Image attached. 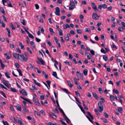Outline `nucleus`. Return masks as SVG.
Listing matches in <instances>:
<instances>
[{
	"instance_id": "nucleus-14",
	"label": "nucleus",
	"mask_w": 125,
	"mask_h": 125,
	"mask_svg": "<svg viewBox=\"0 0 125 125\" xmlns=\"http://www.w3.org/2000/svg\"><path fill=\"white\" fill-rule=\"evenodd\" d=\"M32 87L31 88V90L33 92H34L37 89L35 85H32Z\"/></svg>"
},
{
	"instance_id": "nucleus-63",
	"label": "nucleus",
	"mask_w": 125,
	"mask_h": 125,
	"mask_svg": "<svg viewBox=\"0 0 125 125\" xmlns=\"http://www.w3.org/2000/svg\"><path fill=\"white\" fill-rule=\"evenodd\" d=\"M54 39L56 43H58V40L57 39V38L56 37H54Z\"/></svg>"
},
{
	"instance_id": "nucleus-43",
	"label": "nucleus",
	"mask_w": 125,
	"mask_h": 125,
	"mask_svg": "<svg viewBox=\"0 0 125 125\" xmlns=\"http://www.w3.org/2000/svg\"><path fill=\"white\" fill-rule=\"evenodd\" d=\"M93 96L95 97L96 99H97L98 98V97L97 95V94H96L94 92L93 93Z\"/></svg>"
},
{
	"instance_id": "nucleus-49",
	"label": "nucleus",
	"mask_w": 125,
	"mask_h": 125,
	"mask_svg": "<svg viewBox=\"0 0 125 125\" xmlns=\"http://www.w3.org/2000/svg\"><path fill=\"white\" fill-rule=\"evenodd\" d=\"M34 114L37 115L39 116H40L41 115L38 112L36 111H34Z\"/></svg>"
},
{
	"instance_id": "nucleus-9",
	"label": "nucleus",
	"mask_w": 125,
	"mask_h": 125,
	"mask_svg": "<svg viewBox=\"0 0 125 125\" xmlns=\"http://www.w3.org/2000/svg\"><path fill=\"white\" fill-rule=\"evenodd\" d=\"M91 5L92 8L95 11H97V7L95 4V3H91Z\"/></svg>"
},
{
	"instance_id": "nucleus-38",
	"label": "nucleus",
	"mask_w": 125,
	"mask_h": 125,
	"mask_svg": "<svg viewBox=\"0 0 125 125\" xmlns=\"http://www.w3.org/2000/svg\"><path fill=\"white\" fill-rule=\"evenodd\" d=\"M103 59L106 62L107 60V56L105 55H104L103 56Z\"/></svg>"
},
{
	"instance_id": "nucleus-17",
	"label": "nucleus",
	"mask_w": 125,
	"mask_h": 125,
	"mask_svg": "<svg viewBox=\"0 0 125 125\" xmlns=\"http://www.w3.org/2000/svg\"><path fill=\"white\" fill-rule=\"evenodd\" d=\"M19 46H20L21 48L23 50L24 49V45H23L22 43L21 42H19Z\"/></svg>"
},
{
	"instance_id": "nucleus-2",
	"label": "nucleus",
	"mask_w": 125,
	"mask_h": 125,
	"mask_svg": "<svg viewBox=\"0 0 125 125\" xmlns=\"http://www.w3.org/2000/svg\"><path fill=\"white\" fill-rule=\"evenodd\" d=\"M98 110L101 113L104 110V107L102 103L101 102H99L98 104Z\"/></svg>"
},
{
	"instance_id": "nucleus-34",
	"label": "nucleus",
	"mask_w": 125,
	"mask_h": 125,
	"mask_svg": "<svg viewBox=\"0 0 125 125\" xmlns=\"http://www.w3.org/2000/svg\"><path fill=\"white\" fill-rule=\"evenodd\" d=\"M0 10L3 14H5V11L3 7H0Z\"/></svg>"
},
{
	"instance_id": "nucleus-31",
	"label": "nucleus",
	"mask_w": 125,
	"mask_h": 125,
	"mask_svg": "<svg viewBox=\"0 0 125 125\" xmlns=\"http://www.w3.org/2000/svg\"><path fill=\"white\" fill-rule=\"evenodd\" d=\"M17 70L19 72V74L21 76H22V73H21V70L20 69H19L18 68L17 69Z\"/></svg>"
},
{
	"instance_id": "nucleus-58",
	"label": "nucleus",
	"mask_w": 125,
	"mask_h": 125,
	"mask_svg": "<svg viewBox=\"0 0 125 125\" xmlns=\"http://www.w3.org/2000/svg\"><path fill=\"white\" fill-rule=\"evenodd\" d=\"M75 93L76 94V95H77V96H80V94L77 91H75Z\"/></svg>"
},
{
	"instance_id": "nucleus-39",
	"label": "nucleus",
	"mask_w": 125,
	"mask_h": 125,
	"mask_svg": "<svg viewBox=\"0 0 125 125\" xmlns=\"http://www.w3.org/2000/svg\"><path fill=\"white\" fill-rule=\"evenodd\" d=\"M83 73L85 75H87V74L88 71H87V69H85L83 71Z\"/></svg>"
},
{
	"instance_id": "nucleus-59",
	"label": "nucleus",
	"mask_w": 125,
	"mask_h": 125,
	"mask_svg": "<svg viewBox=\"0 0 125 125\" xmlns=\"http://www.w3.org/2000/svg\"><path fill=\"white\" fill-rule=\"evenodd\" d=\"M98 91L100 93L102 94L103 93V91L102 90V88H99Z\"/></svg>"
},
{
	"instance_id": "nucleus-13",
	"label": "nucleus",
	"mask_w": 125,
	"mask_h": 125,
	"mask_svg": "<svg viewBox=\"0 0 125 125\" xmlns=\"http://www.w3.org/2000/svg\"><path fill=\"white\" fill-rule=\"evenodd\" d=\"M31 46L32 49H36V45L34 42L33 41H31Z\"/></svg>"
},
{
	"instance_id": "nucleus-23",
	"label": "nucleus",
	"mask_w": 125,
	"mask_h": 125,
	"mask_svg": "<svg viewBox=\"0 0 125 125\" xmlns=\"http://www.w3.org/2000/svg\"><path fill=\"white\" fill-rule=\"evenodd\" d=\"M70 5H73L75 6V3H74V1L73 0H71L70 1Z\"/></svg>"
},
{
	"instance_id": "nucleus-26",
	"label": "nucleus",
	"mask_w": 125,
	"mask_h": 125,
	"mask_svg": "<svg viewBox=\"0 0 125 125\" xmlns=\"http://www.w3.org/2000/svg\"><path fill=\"white\" fill-rule=\"evenodd\" d=\"M63 27L64 29H66L68 28H69L70 26L68 24H67L66 25H63Z\"/></svg>"
},
{
	"instance_id": "nucleus-1",
	"label": "nucleus",
	"mask_w": 125,
	"mask_h": 125,
	"mask_svg": "<svg viewBox=\"0 0 125 125\" xmlns=\"http://www.w3.org/2000/svg\"><path fill=\"white\" fill-rule=\"evenodd\" d=\"M18 59L21 61L23 62L24 61H27L28 60V59L25 57L24 55H20L18 54Z\"/></svg>"
},
{
	"instance_id": "nucleus-29",
	"label": "nucleus",
	"mask_w": 125,
	"mask_h": 125,
	"mask_svg": "<svg viewBox=\"0 0 125 125\" xmlns=\"http://www.w3.org/2000/svg\"><path fill=\"white\" fill-rule=\"evenodd\" d=\"M18 123L20 124L21 125H22V122L21 121V119L19 118L18 119Z\"/></svg>"
},
{
	"instance_id": "nucleus-24",
	"label": "nucleus",
	"mask_w": 125,
	"mask_h": 125,
	"mask_svg": "<svg viewBox=\"0 0 125 125\" xmlns=\"http://www.w3.org/2000/svg\"><path fill=\"white\" fill-rule=\"evenodd\" d=\"M67 83L68 85L70 87H72L73 86V85L71 83L70 81V80H68L67 81Z\"/></svg>"
},
{
	"instance_id": "nucleus-51",
	"label": "nucleus",
	"mask_w": 125,
	"mask_h": 125,
	"mask_svg": "<svg viewBox=\"0 0 125 125\" xmlns=\"http://www.w3.org/2000/svg\"><path fill=\"white\" fill-rule=\"evenodd\" d=\"M26 49L27 50L30 52V53L31 54H32V53L31 51V50L30 49V48L29 47H27V48Z\"/></svg>"
},
{
	"instance_id": "nucleus-35",
	"label": "nucleus",
	"mask_w": 125,
	"mask_h": 125,
	"mask_svg": "<svg viewBox=\"0 0 125 125\" xmlns=\"http://www.w3.org/2000/svg\"><path fill=\"white\" fill-rule=\"evenodd\" d=\"M18 54H17L16 53H15L13 54L14 57L16 59H18Z\"/></svg>"
},
{
	"instance_id": "nucleus-52",
	"label": "nucleus",
	"mask_w": 125,
	"mask_h": 125,
	"mask_svg": "<svg viewBox=\"0 0 125 125\" xmlns=\"http://www.w3.org/2000/svg\"><path fill=\"white\" fill-rule=\"evenodd\" d=\"M102 6V7L104 9H105L107 7V6L105 4H103Z\"/></svg>"
},
{
	"instance_id": "nucleus-62",
	"label": "nucleus",
	"mask_w": 125,
	"mask_h": 125,
	"mask_svg": "<svg viewBox=\"0 0 125 125\" xmlns=\"http://www.w3.org/2000/svg\"><path fill=\"white\" fill-rule=\"evenodd\" d=\"M85 31L86 32H89L90 31V29H88V28H86L85 29Z\"/></svg>"
},
{
	"instance_id": "nucleus-21",
	"label": "nucleus",
	"mask_w": 125,
	"mask_h": 125,
	"mask_svg": "<svg viewBox=\"0 0 125 125\" xmlns=\"http://www.w3.org/2000/svg\"><path fill=\"white\" fill-rule=\"evenodd\" d=\"M87 114L91 117L92 119H94V118L93 115H92L89 112L87 111L86 112Z\"/></svg>"
},
{
	"instance_id": "nucleus-48",
	"label": "nucleus",
	"mask_w": 125,
	"mask_h": 125,
	"mask_svg": "<svg viewBox=\"0 0 125 125\" xmlns=\"http://www.w3.org/2000/svg\"><path fill=\"white\" fill-rule=\"evenodd\" d=\"M117 110L119 111L120 113H121L123 109L122 107H118Z\"/></svg>"
},
{
	"instance_id": "nucleus-6",
	"label": "nucleus",
	"mask_w": 125,
	"mask_h": 125,
	"mask_svg": "<svg viewBox=\"0 0 125 125\" xmlns=\"http://www.w3.org/2000/svg\"><path fill=\"white\" fill-rule=\"evenodd\" d=\"M33 100L35 104L37 106H39L40 103L38 101V100L36 98L33 97Z\"/></svg>"
},
{
	"instance_id": "nucleus-40",
	"label": "nucleus",
	"mask_w": 125,
	"mask_h": 125,
	"mask_svg": "<svg viewBox=\"0 0 125 125\" xmlns=\"http://www.w3.org/2000/svg\"><path fill=\"white\" fill-rule=\"evenodd\" d=\"M10 26L12 28V29L13 30L15 29V28L14 27V26L12 23H11L10 24Z\"/></svg>"
},
{
	"instance_id": "nucleus-5",
	"label": "nucleus",
	"mask_w": 125,
	"mask_h": 125,
	"mask_svg": "<svg viewBox=\"0 0 125 125\" xmlns=\"http://www.w3.org/2000/svg\"><path fill=\"white\" fill-rule=\"evenodd\" d=\"M60 9L58 7H57L55 8V14L59 16L60 14Z\"/></svg>"
},
{
	"instance_id": "nucleus-56",
	"label": "nucleus",
	"mask_w": 125,
	"mask_h": 125,
	"mask_svg": "<svg viewBox=\"0 0 125 125\" xmlns=\"http://www.w3.org/2000/svg\"><path fill=\"white\" fill-rule=\"evenodd\" d=\"M59 109L60 111V112L63 115H65V114L62 109L60 107L59 108Z\"/></svg>"
},
{
	"instance_id": "nucleus-7",
	"label": "nucleus",
	"mask_w": 125,
	"mask_h": 125,
	"mask_svg": "<svg viewBox=\"0 0 125 125\" xmlns=\"http://www.w3.org/2000/svg\"><path fill=\"white\" fill-rule=\"evenodd\" d=\"M76 73L77 74V76L78 77L80 76L81 78V79L82 80H83V74L82 73H80L78 71H77L76 72Z\"/></svg>"
},
{
	"instance_id": "nucleus-57",
	"label": "nucleus",
	"mask_w": 125,
	"mask_h": 125,
	"mask_svg": "<svg viewBox=\"0 0 125 125\" xmlns=\"http://www.w3.org/2000/svg\"><path fill=\"white\" fill-rule=\"evenodd\" d=\"M40 113L44 115H45V111L43 110H42L40 111Z\"/></svg>"
},
{
	"instance_id": "nucleus-37",
	"label": "nucleus",
	"mask_w": 125,
	"mask_h": 125,
	"mask_svg": "<svg viewBox=\"0 0 125 125\" xmlns=\"http://www.w3.org/2000/svg\"><path fill=\"white\" fill-rule=\"evenodd\" d=\"M43 74L44 75L45 78L46 79H47L48 77V75L46 74V73L44 71L42 72Z\"/></svg>"
},
{
	"instance_id": "nucleus-4",
	"label": "nucleus",
	"mask_w": 125,
	"mask_h": 125,
	"mask_svg": "<svg viewBox=\"0 0 125 125\" xmlns=\"http://www.w3.org/2000/svg\"><path fill=\"white\" fill-rule=\"evenodd\" d=\"M2 82L8 88H10L9 86V83L8 81H6L4 79H2Z\"/></svg>"
},
{
	"instance_id": "nucleus-54",
	"label": "nucleus",
	"mask_w": 125,
	"mask_h": 125,
	"mask_svg": "<svg viewBox=\"0 0 125 125\" xmlns=\"http://www.w3.org/2000/svg\"><path fill=\"white\" fill-rule=\"evenodd\" d=\"M90 52L91 54L93 55H94L95 54L94 51L92 50H91L90 51Z\"/></svg>"
},
{
	"instance_id": "nucleus-11",
	"label": "nucleus",
	"mask_w": 125,
	"mask_h": 125,
	"mask_svg": "<svg viewBox=\"0 0 125 125\" xmlns=\"http://www.w3.org/2000/svg\"><path fill=\"white\" fill-rule=\"evenodd\" d=\"M10 119L13 123H16L17 122V121L15 118L12 116H10Z\"/></svg>"
},
{
	"instance_id": "nucleus-25",
	"label": "nucleus",
	"mask_w": 125,
	"mask_h": 125,
	"mask_svg": "<svg viewBox=\"0 0 125 125\" xmlns=\"http://www.w3.org/2000/svg\"><path fill=\"white\" fill-rule=\"evenodd\" d=\"M20 21L21 23L24 25H25L26 24L25 21L24 20L22 19H20Z\"/></svg>"
},
{
	"instance_id": "nucleus-8",
	"label": "nucleus",
	"mask_w": 125,
	"mask_h": 125,
	"mask_svg": "<svg viewBox=\"0 0 125 125\" xmlns=\"http://www.w3.org/2000/svg\"><path fill=\"white\" fill-rule=\"evenodd\" d=\"M85 55L87 56V59H91L92 57V56L89 53L85 52Z\"/></svg>"
},
{
	"instance_id": "nucleus-60",
	"label": "nucleus",
	"mask_w": 125,
	"mask_h": 125,
	"mask_svg": "<svg viewBox=\"0 0 125 125\" xmlns=\"http://www.w3.org/2000/svg\"><path fill=\"white\" fill-rule=\"evenodd\" d=\"M25 101H26V102H28L30 104H32L31 102L30 101V100L29 99L26 98L25 100Z\"/></svg>"
},
{
	"instance_id": "nucleus-53",
	"label": "nucleus",
	"mask_w": 125,
	"mask_h": 125,
	"mask_svg": "<svg viewBox=\"0 0 125 125\" xmlns=\"http://www.w3.org/2000/svg\"><path fill=\"white\" fill-rule=\"evenodd\" d=\"M2 122L3 123L4 125H9V124L7 121H5L4 122V121H2Z\"/></svg>"
},
{
	"instance_id": "nucleus-44",
	"label": "nucleus",
	"mask_w": 125,
	"mask_h": 125,
	"mask_svg": "<svg viewBox=\"0 0 125 125\" xmlns=\"http://www.w3.org/2000/svg\"><path fill=\"white\" fill-rule=\"evenodd\" d=\"M10 108L11 110L12 111H14V107L11 104H10Z\"/></svg>"
},
{
	"instance_id": "nucleus-15",
	"label": "nucleus",
	"mask_w": 125,
	"mask_h": 125,
	"mask_svg": "<svg viewBox=\"0 0 125 125\" xmlns=\"http://www.w3.org/2000/svg\"><path fill=\"white\" fill-rule=\"evenodd\" d=\"M59 34L60 36H62L63 35V31L61 29H58Z\"/></svg>"
},
{
	"instance_id": "nucleus-32",
	"label": "nucleus",
	"mask_w": 125,
	"mask_h": 125,
	"mask_svg": "<svg viewBox=\"0 0 125 125\" xmlns=\"http://www.w3.org/2000/svg\"><path fill=\"white\" fill-rule=\"evenodd\" d=\"M11 91L13 92H17V91L16 90L15 88H13L11 87L10 88Z\"/></svg>"
},
{
	"instance_id": "nucleus-50",
	"label": "nucleus",
	"mask_w": 125,
	"mask_h": 125,
	"mask_svg": "<svg viewBox=\"0 0 125 125\" xmlns=\"http://www.w3.org/2000/svg\"><path fill=\"white\" fill-rule=\"evenodd\" d=\"M45 43H42L41 46V47H43L44 48L46 49V47H45Z\"/></svg>"
},
{
	"instance_id": "nucleus-61",
	"label": "nucleus",
	"mask_w": 125,
	"mask_h": 125,
	"mask_svg": "<svg viewBox=\"0 0 125 125\" xmlns=\"http://www.w3.org/2000/svg\"><path fill=\"white\" fill-rule=\"evenodd\" d=\"M39 30L41 31L42 32H43L44 31L43 29L41 27H39Z\"/></svg>"
},
{
	"instance_id": "nucleus-64",
	"label": "nucleus",
	"mask_w": 125,
	"mask_h": 125,
	"mask_svg": "<svg viewBox=\"0 0 125 125\" xmlns=\"http://www.w3.org/2000/svg\"><path fill=\"white\" fill-rule=\"evenodd\" d=\"M15 65L17 68H19L20 67L19 64L17 63H15Z\"/></svg>"
},
{
	"instance_id": "nucleus-20",
	"label": "nucleus",
	"mask_w": 125,
	"mask_h": 125,
	"mask_svg": "<svg viewBox=\"0 0 125 125\" xmlns=\"http://www.w3.org/2000/svg\"><path fill=\"white\" fill-rule=\"evenodd\" d=\"M52 75L53 76L56 78L57 79H59V78L57 76V74L55 72H53L52 73Z\"/></svg>"
},
{
	"instance_id": "nucleus-46",
	"label": "nucleus",
	"mask_w": 125,
	"mask_h": 125,
	"mask_svg": "<svg viewBox=\"0 0 125 125\" xmlns=\"http://www.w3.org/2000/svg\"><path fill=\"white\" fill-rule=\"evenodd\" d=\"M54 62H55V63L54 64V66L57 69H58V67L56 66V65L58 64V63L55 60H54Z\"/></svg>"
},
{
	"instance_id": "nucleus-10",
	"label": "nucleus",
	"mask_w": 125,
	"mask_h": 125,
	"mask_svg": "<svg viewBox=\"0 0 125 125\" xmlns=\"http://www.w3.org/2000/svg\"><path fill=\"white\" fill-rule=\"evenodd\" d=\"M20 92L25 95H27V93L23 89H22L21 91H20Z\"/></svg>"
},
{
	"instance_id": "nucleus-36",
	"label": "nucleus",
	"mask_w": 125,
	"mask_h": 125,
	"mask_svg": "<svg viewBox=\"0 0 125 125\" xmlns=\"http://www.w3.org/2000/svg\"><path fill=\"white\" fill-rule=\"evenodd\" d=\"M74 7H75V6L70 5V6L69 8V10H72Z\"/></svg>"
},
{
	"instance_id": "nucleus-3",
	"label": "nucleus",
	"mask_w": 125,
	"mask_h": 125,
	"mask_svg": "<svg viewBox=\"0 0 125 125\" xmlns=\"http://www.w3.org/2000/svg\"><path fill=\"white\" fill-rule=\"evenodd\" d=\"M99 17L100 16L98 15L97 13H93L92 18L93 19L97 20L99 18Z\"/></svg>"
},
{
	"instance_id": "nucleus-12",
	"label": "nucleus",
	"mask_w": 125,
	"mask_h": 125,
	"mask_svg": "<svg viewBox=\"0 0 125 125\" xmlns=\"http://www.w3.org/2000/svg\"><path fill=\"white\" fill-rule=\"evenodd\" d=\"M38 60L40 62L41 64L44 65L45 64V63L42 58H38Z\"/></svg>"
},
{
	"instance_id": "nucleus-42",
	"label": "nucleus",
	"mask_w": 125,
	"mask_h": 125,
	"mask_svg": "<svg viewBox=\"0 0 125 125\" xmlns=\"http://www.w3.org/2000/svg\"><path fill=\"white\" fill-rule=\"evenodd\" d=\"M0 62L1 63V66L2 68L3 69L5 67V65L1 61V59L0 60Z\"/></svg>"
},
{
	"instance_id": "nucleus-45",
	"label": "nucleus",
	"mask_w": 125,
	"mask_h": 125,
	"mask_svg": "<svg viewBox=\"0 0 125 125\" xmlns=\"http://www.w3.org/2000/svg\"><path fill=\"white\" fill-rule=\"evenodd\" d=\"M77 32L79 34H81L82 33V31L80 29H77L76 30Z\"/></svg>"
},
{
	"instance_id": "nucleus-27",
	"label": "nucleus",
	"mask_w": 125,
	"mask_h": 125,
	"mask_svg": "<svg viewBox=\"0 0 125 125\" xmlns=\"http://www.w3.org/2000/svg\"><path fill=\"white\" fill-rule=\"evenodd\" d=\"M33 80L34 81V83L37 85H38L39 86H40V84L38 82H37V81L34 79H33Z\"/></svg>"
},
{
	"instance_id": "nucleus-16",
	"label": "nucleus",
	"mask_w": 125,
	"mask_h": 125,
	"mask_svg": "<svg viewBox=\"0 0 125 125\" xmlns=\"http://www.w3.org/2000/svg\"><path fill=\"white\" fill-rule=\"evenodd\" d=\"M16 107L18 110L20 111H21V108L20 105L18 104L16 105Z\"/></svg>"
},
{
	"instance_id": "nucleus-22",
	"label": "nucleus",
	"mask_w": 125,
	"mask_h": 125,
	"mask_svg": "<svg viewBox=\"0 0 125 125\" xmlns=\"http://www.w3.org/2000/svg\"><path fill=\"white\" fill-rule=\"evenodd\" d=\"M110 98L111 101H114L115 100V97L113 95H110Z\"/></svg>"
},
{
	"instance_id": "nucleus-28",
	"label": "nucleus",
	"mask_w": 125,
	"mask_h": 125,
	"mask_svg": "<svg viewBox=\"0 0 125 125\" xmlns=\"http://www.w3.org/2000/svg\"><path fill=\"white\" fill-rule=\"evenodd\" d=\"M49 116H51L54 119H55L56 118V116L55 115H51L49 114Z\"/></svg>"
},
{
	"instance_id": "nucleus-55",
	"label": "nucleus",
	"mask_w": 125,
	"mask_h": 125,
	"mask_svg": "<svg viewBox=\"0 0 125 125\" xmlns=\"http://www.w3.org/2000/svg\"><path fill=\"white\" fill-rule=\"evenodd\" d=\"M121 23L122 26L123 28L125 30V23L124 22H122Z\"/></svg>"
},
{
	"instance_id": "nucleus-47",
	"label": "nucleus",
	"mask_w": 125,
	"mask_h": 125,
	"mask_svg": "<svg viewBox=\"0 0 125 125\" xmlns=\"http://www.w3.org/2000/svg\"><path fill=\"white\" fill-rule=\"evenodd\" d=\"M101 119L105 123H107V120L105 119L104 118H101Z\"/></svg>"
},
{
	"instance_id": "nucleus-18",
	"label": "nucleus",
	"mask_w": 125,
	"mask_h": 125,
	"mask_svg": "<svg viewBox=\"0 0 125 125\" xmlns=\"http://www.w3.org/2000/svg\"><path fill=\"white\" fill-rule=\"evenodd\" d=\"M49 30L50 32L51 33V34L53 35H55V33L53 31V29L52 28H50L49 29Z\"/></svg>"
},
{
	"instance_id": "nucleus-19",
	"label": "nucleus",
	"mask_w": 125,
	"mask_h": 125,
	"mask_svg": "<svg viewBox=\"0 0 125 125\" xmlns=\"http://www.w3.org/2000/svg\"><path fill=\"white\" fill-rule=\"evenodd\" d=\"M5 74L6 77L8 78H10V77L9 76L10 73L8 72H6L5 73Z\"/></svg>"
},
{
	"instance_id": "nucleus-33",
	"label": "nucleus",
	"mask_w": 125,
	"mask_h": 125,
	"mask_svg": "<svg viewBox=\"0 0 125 125\" xmlns=\"http://www.w3.org/2000/svg\"><path fill=\"white\" fill-rule=\"evenodd\" d=\"M61 89L64 92L67 94L69 93V92L68 91V90L65 88H62Z\"/></svg>"
},
{
	"instance_id": "nucleus-41",
	"label": "nucleus",
	"mask_w": 125,
	"mask_h": 125,
	"mask_svg": "<svg viewBox=\"0 0 125 125\" xmlns=\"http://www.w3.org/2000/svg\"><path fill=\"white\" fill-rule=\"evenodd\" d=\"M0 93L5 98H7V96L6 95L5 93L4 92L2 91H1L0 92Z\"/></svg>"
},
{
	"instance_id": "nucleus-30",
	"label": "nucleus",
	"mask_w": 125,
	"mask_h": 125,
	"mask_svg": "<svg viewBox=\"0 0 125 125\" xmlns=\"http://www.w3.org/2000/svg\"><path fill=\"white\" fill-rule=\"evenodd\" d=\"M27 34H28L29 37L32 39H33L34 37L29 32H27Z\"/></svg>"
}]
</instances>
